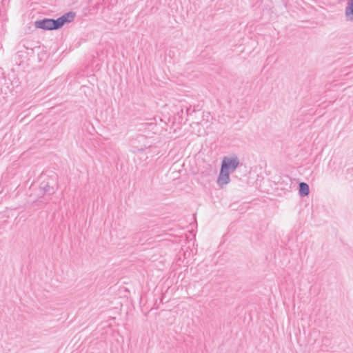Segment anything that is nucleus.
Wrapping results in <instances>:
<instances>
[{
	"mask_svg": "<svg viewBox=\"0 0 353 353\" xmlns=\"http://www.w3.org/2000/svg\"><path fill=\"white\" fill-rule=\"evenodd\" d=\"M43 179L39 185V188L43 191V194L48 196L54 194L58 190V176L55 172L52 174L43 176Z\"/></svg>",
	"mask_w": 353,
	"mask_h": 353,
	"instance_id": "obj_1",
	"label": "nucleus"
},
{
	"mask_svg": "<svg viewBox=\"0 0 353 353\" xmlns=\"http://www.w3.org/2000/svg\"><path fill=\"white\" fill-rule=\"evenodd\" d=\"M240 165V161L239 157L236 154H232L230 157H224L221 168L230 172H232L239 167Z\"/></svg>",
	"mask_w": 353,
	"mask_h": 353,
	"instance_id": "obj_2",
	"label": "nucleus"
},
{
	"mask_svg": "<svg viewBox=\"0 0 353 353\" xmlns=\"http://www.w3.org/2000/svg\"><path fill=\"white\" fill-rule=\"evenodd\" d=\"M34 26L37 28L44 30H59L57 20L54 19L44 18L41 20H37L34 22Z\"/></svg>",
	"mask_w": 353,
	"mask_h": 353,
	"instance_id": "obj_3",
	"label": "nucleus"
},
{
	"mask_svg": "<svg viewBox=\"0 0 353 353\" xmlns=\"http://www.w3.org/2000/svg\"><path fill=\"white\" fill-rule=\"evenodd\" d=\"M75 17L76 13L74 12L70 11L56 19L59 29L61 28L65 24L73 21Z\"/></svg>",
	"mask_w": 353,
	"mask_h": 353,
	"instance_id": "obj_4",
	"label": "nucleus"
},
{
	"mask_svg": "<svg viewBox=\"0 0 353 353\" xmlns=\"http://www.w3.org/2000/svg\"><path fill=\"white\" fill-rule=\"evenodd\" d=\"M230 172L221 168L217 179V183L221 186L228 184L230 182Z\"/></svg>",
	"mask_w": 353,
	"mask_h": 353,
	"instance_id": "obj_5",
	"label": "nucleus"
},
{
	"mask_svg": "<svg viewBox=\"0 0 353 353\" xmlns=\"http://www.w3.org/2000/svg\"><path fill=\"white\" fill-rule=\"evenodd\" d=\"M292 184V179L288 175L281 176L279 180L277 181L278 187H279L281 190L290 189Z\"/></svg>",
	"mask_w": 353,
	"mask_h": 353,
	"instance_id": "obj_6",
	"label": "nucleus"
},
{
	"mask_svg": "<svg viewBox=\"0 0 353 353\" xmlns=\"http://www.w3.org/2000/svg\"><path fill=\"white\" fill-rule=\"evenodd\" d=\"M21 46L26 50H31V52H27V55L30 56H32L34 54L35 48H39V46H35V42L29 41H22L19 44V47Z\"/></svg>",
	"mask_w": 353,
	"mask_h": 353,
	"instance_id": "obj_7",
	"label": "nucleus"
},
{
	"mask_svg": "<svg viewBox=\"0 0 353 353\" xmlns=\"http://www.w3.org/2000/svg\"><path fill=\"white\" fill-rule=\"evenodd\" d=\"M310 194V186L305 182H300L299 183V194L301 197L308 196Z\"/></svg>",
	"mask_w": 353,
	"mask_h": 353,
	"instance_id": "obj_8",
	"label": "nucleus"
},
{
	"mask_svg": "<svg viewBox=\"0 0 353 353\" xmlns=\"http://www.w3.org/2000/svg\"><path fill=\"white\" fill-rule=\"evenodd\" d=\"M345 14L347 20L353 21V0H347Z\"/></svg>",
	"mask_w": 353,
	"mask_h": 353,
	"instance_id": "obj_9",
	"label": "nucleus"
},
{
	"mask_svg": "<svg viewBox=\"0 0 353 353\" xmlns=\"http://www.w3.org/2000/svg\"><path fill=\"white\" fill-rule=\"evenodd\" d=\"M183 108H182L181 111L180 112H178L175 115H174V120L176 121H177L178 123H185L186 121H187V119H185V120H183Z\"/></svg>",
	"mask_w": 353,
	"mask_h": 353,
	"instance_id": "obj_10",
	"label": "nucleus"
},
{
	"mask_svg": "<svg viewBox=\"0 0 353 353\" xmlns=\"http://www.w3.org/2000/svg\"><path fill=\"white\" fill-rule=\"evenodd\" d=\"M196 110L195 107H194L193 108H192L191 105H190L189 107H185V113L187 116L191 115L193 112H195Z\"/></svg>",
	"mask_w": 353,
	"mask_h": 353,
	"instance_id": "obj_11",
	"label": "nucleus"
},
{
	"mask_svg": "<svg viewBox=\"0 0 353 353\" xmlns=\"http://www.w3.org/2000/svg\"><path fill=\"white\" fill-rule=\"evenodd\" d=\"M17 56H18L20 58H25L28 55H26V54L25 53V51L23 50H19L17 52Z\"/></svg>",
	"mask_w": 353,
	"mask_h": 353,
	"instance_id": "obj_12",
	"label": "nucleus"
},
{
	"mask_svg": "<svg viewBox=\"0 0 353 353\" xmlns=\"http://www.w3.org/2000/svg\"><path fill=\"white\" fill-rule=\"evenodd\" d=\"M27 52H31V50H26L25 51V53L27 54Z\"/></svg>",
	"mask_w": 353,
	"mask_h": 353,
	"instance_id": "obj_13",
	"label": "nucleus"
}]
</instances>
